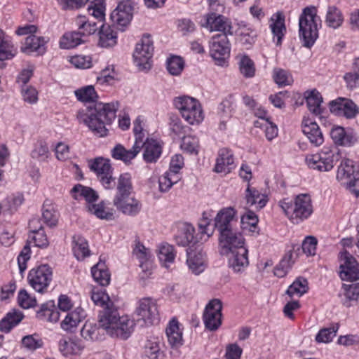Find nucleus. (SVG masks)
Returning a JSON list of instances; mask_svg holds the SVG:
<instances>
[{"mask_svg": "<svg viewBox=\"0 0 359 359\" xmlns=\"http://www.w3.org/2000/svg\"><path fill=\"white\" fill-rule=\"evenodd\" d=\"M278 205L287 218L296 224L309 218L313 210L311 196L306 194L297 195L294 201L284 198Z\"/></svg>", "mask_w": 359, "mask_h": 359, "instance_id": "4", "label": "nucleus"}, {"mask_svg": "<svg viewBox=\"0 0 359 359\" xmlns=\"http://www.w3.org/2000/svg\"><path fill=\"white\" fill-rule=\"evenodd\" d=\"M83 346L81 341L74 339H61L59 343V349L64 355L78 354Z\"/></svg>", "mask_w": 359, "mask_h": 359, "instance_id": "49", "label": "nucleus"}, {"mask_svg": "<svg viewBox=\"0 0 359 359\" xmlns=\"http://www.w3.org/2000/svg\"><path fill=\"white\" fill-rule=\"evenodd\" d=\"M242 234L235 228L219 233V245L222 255H229V265L236 272H240L248 266V250L244 246Z\"/></svg>", "mask_w": 359, "mask_h": 359, "instance_id": "2", "label": "nucleus"}, {"mask_svg": "<svg viewBox=\"0 0 359 359\" xmlns=\"http://www.w3.org/2000/svg\"><path fill=\"white\" fill-rule=\"evenodd\" d=\"M23 318V315L20 311H13L6 314V316L0 321V330L4 332H9L14 326L18 325Z\"/></svg>", "mask_w": 359, "mask_h": 359, "instance_id": "47", "label": "nucleus"}, {"mask_svg": "<svg viewBox=\"0 0 359 359\" xmlns=\"http://www.w3.org/2000/svg\"><path fill=\"white\" fill-rule=\"evenodd\" d=\"M86 317L85 311L80 306L69 312L64 320L61 323V327L65 330H70L75 327Z\"/></svg>", "mask_w": 359, "mask_h": 359, "instance_id": "39", "label": "nucleus"}, {"mask_svg": "<svg viewBox=\"0 0 359 359\" xmlns=\"http://www.w3.org/2000/svg\"><path fill=\"white\" fill-rule=\"evenodd\" d=\"M230 53L228 36L225 34L214 35L210 41V54L218 65H223Z\"/></svg>", "mask_w": 359, "mask_h": 359, "instance_id": "14", "label": "nucleus"}, {"mask_svg": "<svg viewBox=\"0 0 359 359\" xmlns=\"http://www.w3.org/2000/svg\"><path fill=\"white\" fill-rule=\"evenodd\" d=\"M143 159L146 163H156L162 154V147L158 142L155 140H147L143 144Z\"/></svg>", "mask_w": 359, "mask_h": 359, "instance_id": "28", "label": "nucleus"}, {"mask_svg": "<svg viewBox=\"0 0 359 359\" xmlns=\"http://www.w3.org/2000/svg\"><path fill=\"white\" fill-rule=\"evenodd\" d=\"M154 50V47L151 36L144 34L140 41L137 43L133 54L134 62L140 69L151 68Z\"/></svg>", "mask_w": 359, "mask_h": 359, "instance_id": "9", "label": "nucleus"}, {"mask_svg": "<svg viewBox=\"0 0 359 359\" xmlns=\"http://www.w3.org/2000/svg\"><path fill=\"white\" fill-rule=\"evenodd\" d=\"M98 46L102 48H110L117 43L116 33L107 25L102 24L98 32Z\"/></svg>", "mask_w": 359, "mask_h": 359, "instance_id": "31", "label": "nucleus"}, {"mask_svg": "<svg viewBox=\"0 0 359 359\" xmlns=\"http://www.w3.org/2000/svg\"><path fill=\"white\" fill-rule=\"evenodd\" d=\"M339 151L325 147L316 154L308 155L306 162L311 169L320 172H328L333 168L334 163L339 160Z\"/></svg>", "mask_w": 359, "mask_h": 359, "instance_id": "8", "label": "nucleus"}, {"mask_svg": "<svg viewBox=\"0 0 359 359\" xmlns=\"http://www.w3.org/2000/svg\"><path fill=\"white\" fill-rule=\"evenodd\" d=\"M236 212L231 207L222 208L217 212L214 225L219 233L235 228V224L237 223Z\"/></svg>", "mask_w": 359, "mask_h": 359, "instance_id": "19", "label": "nucleus"}, {"mask_svg": "<svg viewBox=\"0 0 359 359\" xmlns=\"http://www.w3.org/2000/svg\"><path fill=\"white\" fill-rule=\"evenodd\" d=\"M302 126L303 133L313 145L318 147L323 143L324 137L323 133L316 122L309 118L304 119Z\"/></svg>", "mask_w": 359, "mask_h": 359, "instance_id": "23", "label": "nucleus"}, {"mask_svg": "<svg viewBox=\"0 0 359 359\" xmlns=\"http://www.w3.org/2000/svg\"><path fill=\"white\" fill-rule=\"evenodd\" d=\"M317 239L314 236H307L302 242V248L304 253L308 256L314 255L316 251Z\"/></svg>", "mask_w": 359, "mask_h": 359, "instance_id": "63", "label": "nucleus"}, {"mask_svg": "<svg viewBox=\"0 0 359 359\" xmlns=\"http://www.w3.org/2000/svg\"><path fill=\"white\" fill-rule=\"evenodd\" d=\"M113 204L116 209L128 216H135L142 210V203L135 197L124 196L118 199H113Z\"/></svg>", "mask_w": 359, "mask_h": 359, "instance_id": "20", "label": "nucleus"}, {"mask_svg": "<svg viewBox=\"0 0 359 359\" xmlns=\"http://www.w3.org/2000/svg\"><path fill=\"white\" fill-rule=\"evenodd\" d=\"M207 25L210 31L221 32L220 34H225L226 36H233V27L231 22L221 15L210 13L207 16Z\"/></svg>", "mask_w": 359, "mask_h": 359, "instance_id": "22", "label": "nucleus"}, {"mask_svg": "<svg viewBox=\"0 0 359 359\" xmlns=\"http://www.w3.org/2000/svg\"><path fill=\"white\" fill-rule=\"evenodd\" d=\"M270 28L273 33V38H277L276 45H280L283 37L286 32L285 16L282 13L278 12L271 17Z\"/></svg>", "mask_w": 359, "mask_h": 359, "instance_id": "34", "label": "nucleus"}, {"mask_svg": "<svg viewBox=\"0 0 359 359\" xmlns=\"http://www.w3.org/2000/svg\"><path fill=\"white\" fill-rule=\"evenodd\" d=\"M180 147L183 151L190 154L197 155L199 149L198 139L194 136H185L182 138Z\"/></svg>", "mask_w": 359, "mask_h": 359, "instance_id": "53", "label": "nucleus"}, {"mask_svg": "<svg viewBox=\"0 0 359 359\" xmlns=\"http://www.w3.org/2000/svg\"><path fill=\"white\" fill-rule=\"evenodd\" d=\"M234 158L231 151L226 148L219 150L214 171L217 173H229L233 168Z\"/></svg>", "mask_w": 359, "mask_h": 359, "instance_id": "24", "label": "nucleus"}, {"mask_svg": "<svg viewBox=\"0 0 359 359\" xmlns=\"http://www.w3.org/2000/svg\"><path fill=\"white\" fill-rule=\"evenodd\" d=\"M91 299L95 304L103 308V310L100 312V315L103 314L107 310H115L116 309L114 302L109 299V295L102 290L93 289L91 292ZM99 317L100 318V316Z\"/></svg>", "mask_w": 359, "mask_h": 359, "instance_id": "38", "label": "nucleus"}, {"mask_svg": "<svg viewBox=\"0 0 359 359\" xmlns=\"http://www.w3.org/2000/svg\"><path fill=\"white\" fill-rule=\"evenodd\" d=\"M119 108L118 102L111 103L97 102L93 107L79 110L77 118L83 123L95 135L104 137L107 134L106 125H109L116 118V113Z\"/></svg>", "mask_w": 359, "mask_h": 359, "instance_id": "1", "label": "nucleus"}, {"mask_svg": "<svg viewBox=\"0 0 359 359\" xmlns=\"http://www.w3.org/2000/svg\"><path fill=\"white\" fill-rule=\"evenodd\" d=\"M330 136L333 142L340 146L350 147L356 141L352 134L346 133L344 128L340 126L334 127L330 131Z\"/></svg>", "mask_w": 359, "mask_h": 359, "instance_id": "37", "label": "nucleus"}, {"mask_svg": "<svg viewBox=\"0 0 359 359\" xmlns=\"http://www.w3.org/2000/svg\"><path fill=\"white\" fill-rule=\"evenodd\" d=\"M308 289L307 280L302 277H299L290 285L286 293L290 297L294 295L300 297L307 292Z\"/></svg>", "mask_w": 359, "mask_h": 359, "instance_id": "51", "label": "nucleus"}, {"mask_svg": "<svg viewBox=\"0 0 359 359\" xmlns=\"http://www.w3.org/2000/svg\"><path fill=\"white\" fill-rule=\"evenodd\" d=\"M73 253L78 260H83L90 255L88 241L81 236H74L72 238Z\"/></svg>", "mask_w": 359, "mask_h": 359, "instance_id": "42", "label": "nucleus"}, {"mask_svg": "<svg viewBox=\"0 0 359 359\" xmlns=\"http://www.w3.org/2000/svg\"><path fill=\"white\" fill-rule=\"evenodd\" d=\"M158 256L163 266L168 268L175 259L174 247L168 243H162L159 246Z\"/></svg>", "mask_w": 359, "mask_h": 359, "instance_id": "48", "label": "nucleus"}, {"mask_svg": "<svg viewBox=\"0 0 359 359\" xmlns=\"http://www.w3.org/2000/svg\"><path fill=\"white\" fill-rule=\"evenodd\" d=\"M168 341L172 347H179L182 345V333L180 330L179 323L172 320L166 329Z\"/></svg>", "mask_w": 359, "mask_h": 359, "instance_id": "44", "label": "nucleus"}, {"mask_svg": "<svg viewBox=\"0 0 359 359\" xmlns=\"http://www.w3.org/2000/svg\"><path fill=\"white\" fill-rule=\"evenodd\" d=\"M187 264L193 273L198 275L205 269V253L203 252L201 246L197 245L194 247H189L187 250Z\"/></svg>", "mask_w": 359, "mask_h": 359, "instance_id": "18", "label": "nucleus"}, {"mask_svg": "<svg viewBox=\"0 0 359 359\" xmlns=\"http://www.w3.org/2000/svg\"><path fill=\"white\" fill-rule=\"evenodd\" d=\"M99 334L100 328L92 323H85L81 330V334L86 340H97Z\"/></svg>", "mask_w": 359, "mask_h": 359, "instance_id": "60", "label": "nucleus"}, {"mask_svg": "<svg viewBox=\"0 0 359 359\" xmlns=\"http://www.w3.org/2000/svg\"><path fill=\"white\" fill-rule=\"evenodd\" d=\"M174 105L191 125L198 124L204 118L202 107L196 98L186 95L178 97L174 100Z\"/></svg>", "mask_w": 359, "mask_h": 359, "instance_id": "6", "label": "nucleus"}, {"mask_svg": "<svg viewBox=\"0 0 359 359\" xmlns=\"http://www.w3.org/2000/svg\"><path fill=\"white\" fill-rule=\"evenodd\" d=\"M76 24L79 31L81 32L82 36L86 39L87 36L94 34L100 29V23L95 22L93 19L87 18L85 15H79L76 18Z\"/></svg>", "mask_w": 359, "mask_h": 359, "instance_id": "33", "label": "nucleus"}, {"mask_svg": "<svg viewBox=\"0 0 359 359\" xmlns=\"http://www.w3.org/2000/svg\"><path fill=\"white\" fill-rule=\"evenodd\" d=\"M160 339L157 337H150L144 345V354L149 359H161L163 352L160 348Z\"/></svg>", "mask_w": 359, "mask_h": 359, "instance_id": "40", "label": "nucleus"}, {"mask_svg": "<svg viewBox=\"0 0 359 359\" xmlns=\"http://www.w3.org/2000/svg\"><path fill=\"white\" fill-rule=\"evenodd\" d=\"M241 73L247 78L254 76L255 67L254 62L247 55L241 57L239 62Z\"/></svg>", "mask_w": 359, "mask_h": 359, "instance_id": "58", "label": "nucleus"}, {"mask_svg": "<svg viewBox=\"0 0 359 359\" xmlns=\"http://www.w3.org/2000/svg\"><path fill=\"white\" fill-rule=\"evenodd\" d=\"M306 104L309 110L315 115H320L322 113L321 104L323 97L319 92L313 90L306 97Z\"/></svg>", "mask_w": 359, "mask_h": 359, "instance_id": "46", "label": "nucleus"}, {"mask_svg": "<svg viewBox=\"0 0 359 359\" xmlns=\"http://www.w3.org/2000/svg\"><path fill=\"white\" fill-rule=\"evenodd\" d=\"M344 22V16L341 11L335 6L327 7L325 22L327 27L332 29L340 27Z\"/></svg>", "mask_w": 359, "mask_h": 359, "instance_id": "43", "label": "nucleus"}, {"mask_svg": "<svg viewBox=\"0 0 359 359\" xmlns=\"http://www.w3.org/2000/svg\"><path fill=\"white\" fill-rule=\"evenodd\" d=\"M222 304L219 299L211 300L205 307L203 320L205 327L213 331L218 329L222 323Z\"/></svg>", "mask_w": 359, "mask_h": 359, "instance_id": "16", "label": "nucleus"}, {"mask_svg": "<svg viewBox=\"0 0 359 359\" xmlns=\"http://www.w3.org/2000/svg\"><path fill=\"white\" fill-rule=\"evenodd\" d=\"M133 256L139 261L140 266L144 271H148L151 267V251L140 241H135L133 250Z\"/></svg>", "mask_w": 359, "mask_h": 359, "instance_id": "32", "label": "nucleus"}, {"mask_svg": "<svg viewBox=\"0 0 359 359\" xmlns=\"http://www.w3.org/2000/svg\"><path fill=\"white\" fill-rule=\"evenodd\" d=\"M92 276L95 282L102 286H106L110 282V273L106 269L104 262H100L91 269Z\"/></svg>", "mask_w": 359, "mask_h": 359, "instance_id": "45", "label": "nucleus"}, {"mask_svg": "<svg viewBox=\"0 0 359 359\" xmlns=\"http://www.w3.org/2000/svg\"><path fill=\"white\" fill-rule=\"evenodd\" d=\"M294 259L293 252L290 251L275 267L274 275L279 278L284 277L292 266Z\"/></svg>", "mask_w": 359, "mask_h": 359, "instance_id": "50", "label": "nucleus"}, {"mask_svg": "<svg viewBox=\"0 0 359 359\" xmlns=\"http://www.w3.org/2000/svg\"><path fill=\"white\" fill-rule=\"evenodd\" d=\"M100 327L111 337L127 339L134 330L135 323L128 316H119L117 309L100 315Z\"/></svg>", "mask_w": 359, "mask_h": 359, "instance_id": "3", "label": "nucleus"}, {"mask_svg": "<svg viewBox=\"0 0 359 359\" xmlns=\"http://www.w3.org/2000/svg\"><path fill=\"white\" fill-rule=\"evenodd\" d=\"M72 196L75 200L84 198L88 205H92L98 199V194L92 188L80 184L75 185L71 190Z\"/></svg>", "mask_w": 359, "mask_h": 359, "instance_id": "36", "label": "nucleus"}, {"mask_svg": "<svg viewBox=\"0 0 359 359\" xmlns=\"http://www.w3.org/2000/svg\"><path fill=\"white\" fill-rule=\"evenodd\" d=\"M339 276L343 280L355 281L359 280V263L346 250L340 252Z\"/></svg>", "mask_w": 359, "mask_h": 359, "instance_id": "13", "label": "nucleus"}, {"mask_svg": "<svg viewBox=\"0 0 359 359\" xmlns=\"http://www.w3.org/2000/svg\"><path fill=\"white\" fill-rule=\"evenodd\" d=\"M38 319L50 323H56L60 319V313L55 308L54 302L43 304L36 313Z\"/></svg>", "mask_w": 359, "mask_h": 359, "instance_id": "35", "label": "nucleus"}, {"mask_svg": "<svg viewBox=\"0 0 359 359\" xmlns=\"http://www.w3.org/2000/svg\"><path fill=\"white\" fill-rule=\"evenodd\" d=\"M48 41V39L31 34L25 39V43L21 47V50L27 54L36 52L37 54L42 55L46 51L45 45Z\"/></svg>", "mask_w": 359, "mask_h": 359, "instance_id": "26", "label": "nucleus"}, {"mask_svg": "<svg viewBox=\"0 0 359 359\" xmlns=\"http://www.w3.org/2000/svg\"><path fill=\"white\" fill-rule=\"evenodd\" d=\"M77 99L83 102H96L98 95L93 86H87L75 91Z\"/></svg>", "mask_w": 359, "mask_h": 359, "instance_id": "52", "label": "nucleus"}, {"mask_svg": "<svg viewBox=\"0 0 359 359\" xmlns=\"http://www.w3.org/2000/svg\"><path fill=\"white\" fill-rule=\"evenodd\" d=\"M184 68V61L180 56H171L167 60V69L173 76L180 75Z\"/></svg>", "mask_w": 359, "mask_h": 359, "instance_id": "54", "label": "nucleus"}, {"mask_svg": "<svg viewBox=\"0 0 359 359\" xmlns=\"http://www.w3.org/2000/svg\"><path fill=\"white\" fill-rule=\"evenodd\" d=\"M49 150L48 144L44 140H39L34 145V149L32 151L31 156L39 161H45L48 158Z\"/></svg>", "mask_w": 359, "mask_h": 359, "instance_id": "57", "label": "nucleus"}, {"mask_svg": "<svg viewBox=\"0 0 359 359\" xmlns=\"http://www.w3.org/2000/svg\"><path fill=\"white\" fill-rule=\"evenodd\" d=\"M136 320L142 322V325H153L159 322V311L157 302L151 298L140 300L135 311Z\"/></svg>", "mask_w": 359, "mask_h": 359, "instance_id": "10", "label": "nucleus"}, {"mask_svg": "<svg viewBox=\"0 0 359 359\" xmlns=\"http://www.w3.org/2000/svg\"><path fill=\"white\" fill-rule=\"evenodd\" d=\"M195 229L188 223H184L179 226L177 234L175 236V240L177 245L182 246L189 245L190 243L194 245L198 241L194 236Z\"/></svg>", "mask_w": 359, "mask_h": 359, "instance_id": "25", "label": "nucleus"}, {"mask_svg": "<svg viewBox=\"0 0 359 359\" xmlns=\"http://www.w3.org/2000/svg\"><path fill=\"white\" fill-rule=\"evenodd\" d=\"M273 79L279 86L290 85L292 79L284 69L276 68L273 70Z\"/></svg>", "mask_w": 359, "mask_h": 359, "instance_id": "61", "label": "nucleus"}, {"mask_svg": "<svg viewBox=\"0 0 359 359\" xmlns=\"http://www.w3.org/2000/svg\"><path fill=\"white\" fill-rule=\"evenodd\" d=\"M179 180V175H173L167 171L158 179L159 191L163 193L168 191L172 185Z\"/></svg>", "mask_w": 359, "mask_h": 359, "instance_id": "55", "label": "nucleus"}, {"mask_svg": "<svg viewBox=\"0 0 359 359\" xmlns=\"http://www.w3.org/2000/svg\"><path fill=\"white\" fill-rule=\"evenodd\" d=\"M339 297L344 306L350 307L355 305L359 300V283L343 284Z\"/></svg>", "mask_w": 359, "mask_h": 359, "instance_id": "27", "label": "nucleus"}, {"mask_svg": "<svg viewBox=\"0 0 359 359\" xmlns=\"http://www.w3.org/2000/svg\"><path fill=\"white\" fill-rule=\"evenodd\" d=\"M330 111L337 116H344L347 118H353L359 114V107L351 100L338 97L329 104Z\"/></svg>", "mask_w": 359, "mask_h": 359, "instance_id": "17", "label": "nucleus"}, {"mask_svg": "<svg viewBox=\"0 0 359 359\" xmlns=\"http://www.w3.org/2000/svg\"><path fill=\"white\" fill-rule=\"evenodd\" d=\"M135 5L134 0L121 1L111 13L110 18L113 23L121 27L127 26L133 18Z\"/></svg>", "mask_w": 359, "mask_h": 359, "instance_id": "15", "label": "nucleus"}, {"mask_svg": "<svg viewBox=\"0 0 359 359\" xmlns=\"http://www.w3.org/2000/svg\"><path fill=\"white\" fill-rule=\"evenodd\" d=\"M53 272L51 268L46 265H41L29 271L28 281L34 290L43 293L52 281Z\"/></svg>", "mask_w": 359, "mask_h": 359, "instance_id": "12", "label": "nucleus"}, {"mask_svg": "<svg viewBox=\"0 0 359 359\" xmlns=\"http://www.w3.org/2000/svg\"><path fill=\"white\" fill-rule=\"evenodd\" d=\"M245 198L246 205L249 207L254 206L256 210L264 208L267 202V196L260 194L257 189L251 187L249 183L245 190Z\"/></svg>", "mask_w": 359, "mask_h": 359, "instance_id": "29", "label": "nucleus"}, {"mask_svg": "<svg viewBox=\"0 0 359 359\" xmlns=\"http://www.w3.org/2000/svg\"><path fill=\"white\" fill-rule=\"evenodd\" d=\"M86 41V39H83L81 32H70L65 33L60 39V46L61 48L70 49Z\"/></svg>", "mask_w": 359, "mask_h": 359, "instance_id": "41", "label": "nucleus"}, {"mask_svg": "<svg viewBox=\"0 0 359 359\" xmlns=\"http://www.w3.org/2000/svg\"><path fill=\"white\" fill-rule=\"evenodd\" d=\"M256 37L257 33L254 29L245 27L243 29L241 27V32L238 33V40L242 45L252 46L255 42Z\"/></svg>", "mask_w": 359, "mask_h": 359, "instance_id": "59", "label": "nucleus"}, {"mask_svg": "<svg viewBox=\"0 0 359 359\" xmlns=\"http://www.w3.org/2000/svg\"><path fill=\"white\" fill-rule=\"evenodd\" d=\"M22 95L24 101L35 104L38 101V92L32 86H22Z\"/></svg>", "mask_w": 359, "mask_h": 359, "instance_id": "64", "label": "nucleus"}, {"mask_svg": "<svg viewBox=\"0 0 359 359\" xmlns=\"http://www.w3.org/2000/svg\"><path fill=\"white\" fill-rule=\"evenodd\" d=\"M88 166L95 172L98 180L106 189H112L116 186V179L112 176V168L109 160L98 157L88 161Z\"/></svg>", "mask_w": 359, "mask_h": 359, "instance_id": "11", "label": "nucleus"}, {"mask_svg": "<svg viewBox=\"0 0 359 359\" xmlns=\"http://www.w3.org/2000/svg\"><path fill=\"white\" fill-rule=\"evenodd\" d=\"M337 179L356 198L359 196V164L356 169L351 160L343 159L337 170Z\"/></svg>", "mask_w": 359, "mask_h": 359, "instance_id": "7", "label": "nucleus"}, {"mask_svg": "<svg viewBox=\"0 0 359 359\" xmlns=\"http://www.w3.org/2000/svg\"><path fill=\"white\" fill-rule=\"evenodd\" d=\"M116 192L114 199L130 196L133 191V186L130 174L126 172L121 174L116 181Z\"/></svg>", "mask_w": 359, "mask_h": 359, "instance_id": "30", "label": "nucleus"}, {"mask_svg": "<svg viewBox=\"0 0 359 359\" xmlns=\"http://www.w3.org/2000/svg\"><path fill=\"white\" fill-rule=\"evenodd\" d=\"M338 324L333 325L330 327H325L320 330L316 336V341L318 343H329L336 336L338 331Z\"/></svg>", "mask_w": 359, "mask_h": 359, "instance_id": "56", "label": "nucleus"}, {"mask_svg": "<svg viewBox=\"0 0 359 359\" xmlns=\"http://www.w3.org/2000/svg\"><path fill=\"white\" fill-rule=\"evenodd\" d=\"M141 149L142 141L137 140L133 147L130 149H126L123 145L118 144L111 150V156L116 160H121L128 164L136 157Z\"/></svg>", "mask_w": 359, "mask_h": 359, "instance_id": "21", "label": "nucleus"}, {"mask_svg": "<svg viewBox=\"0 0 359 359\" xmlns=\"http://www.w3.org/2000/svg\"><path fill=\"white\" fill-rule=\"evenodd\" d=\"M320 22L315 6L303 9L299 18V32L304 46L311 48L314 44L318 37V25H320Z\"/></svg>", "mask_w": 359, "mask_h": 359, "instance_id": "5", "label": "nucleus"}, {"mask_svg": "<svg viewBox=\"0 0 359 359\" xmlns=\"http://www.w3.org/2000/svg\"><path fill=\"white\" fill-rule=\"evenodd\" d=\"M22 345L29 350L34 351L43 345L41 339L36 334L27 335L22 339Z\"/></svg>", "mask_w": 359, "mask_h": 359, "instance_id": "62", "label": "nucleus"}]
</instances>
